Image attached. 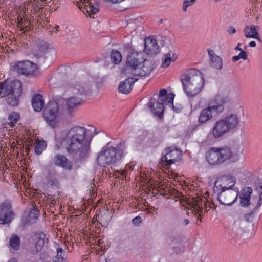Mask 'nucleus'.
Here are the masks:
<instances>
[{
  "label": "nucleus",
  "mask_w": 262,
  "mask_h": 262,
  "mask_svg": "<svg viewBox=\"0 0 262 262\" xmlns=\"http://www.w3.org/2000/svg\"><path fill=\"white\" fill-rule=\"evenodd\" d=\"M93 137L94 134L90 129L79 125L73 126L67 131L63 140L67 151L80 159L87 157Z\"/></svg>",
  "instance_id": "obj_1"
},
{
  "label": "nucleus",
  "mask_w": 262,
  "mask_h": 262,
  "mask_svg": "<svg viewBox=\"0 0 262 262\" xmlns=\"http://www.w3.org/2000/svg\"><path fill=\"white\" fill-rule=\"evenodd\" d=\"M183 90L189 97L199 94L204 86V80L201 73L196 69H191L183 74L181 78Z\"/></svg>",
  "instance_id": "obj_2"
},
{
  "label": "nucleus",
  "mask_w": 262,
  "mask_h": 262,
  "mask_svg": "<svg viewBox=\"0 0 262 262\" xmlns=\"http://www.w3.org/2000/svg\"><path fill=\"white\" fill-rule=\"evenodd\" d=\"M23 92V84L19 80L0 82V98L7 97V103L11 106H17Z\"/></svg>",
  "instance_id": "obj_3"
},
{
  "label": "nucleus",
  "mask_w": 262,
  "mask_h": 262,
  "mask_svg": "<svg viewBox=\"0 0 262 262\" xmlns=\"http://www.w3.org/2000/svg\"><path fill=\"white\" fill-rule=\"evenodd\" d=\"M234 154L228 146L211 147L206 151V161L211 165H220L232 159Z\"/></svg>",
  "instance_id": "obj_4"
},
{
  "label": "nucleus",
  "mask_w": 262,
  "mask_h": 262,
  "mask_svg": "<svg viewBox=\"0 0 262 262\" xmlns=\"http://www.w3.org/2000/svg\"><path fill=\"white\" fill-rule=\"evenodd\" d=\"M187 208L193 211L197 215V219L199 220L203 213L208 212L212 207L211 205L214 209L216 208V205L213 203L209 202L205 196H199L189 198L187 201Z\"/></svg>",
  "instance_id": "obj_5"
},
{
  "label": "nucleus",
  "mask_w": 262,
  "mask_h": 262,
  "mask_svg": "<svg viewBox=\"0 0 262 262\" xmlns=\"http://www.w3.org/2000/svg\"><path fill=\"white\" fill-rule=\"evenodd\" d=\"M11 70L18 75L25 77L34 76L38 73L37 64L29 60H23L12 63Z\"/></svg>",
  "instance_id": "obj_6"
},
{
  "label": "nucleus",
  "mask_w": 262,
  "mask_h": 262,
  "mask_svg": "<svg viewBox=\"0 0 262 262\" xmlns=\"http://www.w3.org/2000/svg\"><path fill=\"white\" fill-rule=\"evenodd\" d=\"M224 110L223 105L217 102L215 100L209 102L207 107L202 109L199 114L198 122L200 124H204L211 119L213 114H221Z\"/></svg>",
  "instance_id": "obj_7"
},
{
  "label": "nucleus",
  "mask_w": 262,
  "mask_h": 262,
  "mask_svg": "<svg viewBox=\"0 0 262 262\" xmlns=\"http://www.w3.org/2000/svg\"><path fill=\"white\" fill-rule=\"evenodd\" d=\"M123 152L113 147H108L102 151L97 158L98 163L102 165L114 164L120 160Z\"/></svg>",
  "instance_id": "obj_8"
},
{
  "label": "nucleus",
  "mask_w": 262,
  "mask_h": 262,
  "mask_svg": "<svg viewBox=\"0 0 262 262\" xmlns=\"http://www.w3.org/2000/svg\"><path fill=\"white\" fill-rule=\"evenodd\" d=\"M43 118L52 128L57 127L59 124L58 104L55 102H49L43 111Z\"/></svg>",
  "instance_id": "obj_9"
},
{
  "label": "nucleus",
  "mask_w": 262,
  "mask_h": 262,
  "mask_svg": "<svg viewBox=\"0 0 262 262\" xmlns=\"http://www.w3.org/2000/svg\"><path fill=\"white\" fill-rule=\"evenodd\" d=\"M182 156V152L177 148L171 147L165 149V154L161 157L160 164L165 169H168L174 164Z\"/></svg>",
  "instance_id": "obj_10"
},
{
  "label": "nucleus",
  "mask_w": 262,
  "mask_h": 262,
  "mask_svg": "<svg viewBox=\"0 0 262 262\" xmlns=\"http://www.w3.org/2000/svg\"><path fill=\"white\" fill-rule=\"evenodd\" d=\"M145 60L142 53L132 52L127 58L126 68H125V73L128 75H133L134 70L138 69Z\"/></svg>",
  "instance_id": "obj_11"
},
{
  "label": "nucleus",
  "mask_w": 262,
  "mask_h": 262,
  "mask_svg": "<svg viewBox=\"0 0 262 262\" xmlns=\"http://www.w3.org/2000/svg\"><path fill=\"white\" fill-rule=\"evenodd\" d=\"M238 189H229L222 191L218 194L219 202L224 205H230L237 199L238 195Z\"/></svg>",
  "instance_id": "obj_12"
},
{
  "label": "nucleus",
  "mask_w": 262,
  "mask_h": 262,
  "mask_svg": "<svg viewBox=\"0 0 262 262\" xmlns=\"http://www.w3.org/2000/svg\"><path fill=\"white\" fill-rule=\"evenodd\" d=\"M14 214L11 204L8 201L0 203V224L10 223L13 219Z\"/></svg>",
  "instance_id": "obj_13"
},
{
  "label": "nucleus",
  "mask_w": 262,
  "mask_h": 262,
  "mask_svg": "<svg viewBox=\"0 0 262 262\" xmlns=\"http://www.w3.org/2000/svg\"><path fill=\"white\" fill-rule=\"evenodd\" d=\"M51 164L55 167H61L66 170H72L73 169V163L68 159L66 156L57 154L51 160Z\"/></svg>",
  "instance_id": "obj_14"
},
{
  "label": "nucleus",
  "mask_w": 262,
  "mask_h": 262,
  "mask_svg": "<svg viewBox=\"0 0 262 262\" xmlns=\"http://www.w3.org/2000/svg\"><path fill=\"white\" fill-rule=\"evenodd\" d=\"M160 51L159 47L156 38L152 36L144 39V52L148 55H156Z\"/></svg>",
  "instance_id": "obj_15"
},
{
  "label": "nucleus",
  "mask_w": 262,
  "mask_h": 262,
  "mask_svg": "<svg viewBox=\"0 0 262 262\" xmlns=\"http://www.w3.org/2000/svg\"><path fill=\"white\" fill-rule=\"evenodd\" d=\"M227 125L225 123L224 120L221 119L217 120L213 125L211 134L214 139L222 138L230 132Z\"/></svg>",
  "instance_id": "obj_16"
},
{
  "label": "nucleus",
  "mask_w": 262,
  "mask_h": 262,
  "mask_svg": "<svg viewBox=\"0 0 262 262\" xmlns=\"http://www.w3.org/2000/svg\"><path fill=\"white\" fill-rule=\"evenodd\" d=\"M154 69V63L151 60L145 59L138 69L134 70V76L145 77L149 75Z\"/></svg>",
  "instance_id": "obj_17"
},
{
  "label": "nucleus",
  "mask_w": 262,
  "mask_h": 262,
  "mask_svg": "<svg viewBox=\"0 0 262 262\" xmlns=\"http://www.w3.org/2000/svg\"><path fill=\"white\" fill-rule=\"evenodd\" d=\"M235 183V178L231 176H223L216 181V183H219V186L222 191L229 189H235L233 188Z\"/></svg>",
  "instance_id": "obj_18"
},
{
  "label": "nucleus",
  "mask_w": 262,
  "mask_h": 262,
  "mask_svg": "<svg viewBox=\"0 0 262 262\" xmlns=\"http://www.w3.org/2000/svg\"><path fill=\"white\" fill-rule=\"evenodd\" d=\"M46 235L42 232L35 233L32 235L31 238L35 244V249H32L31 253L33 254H35L40 251L45 244V239Z\"/></svg>",
  "instance_id": "obj_19"
},
{
  "label": "nucleus",
  "mask_w": 262,
  "mask_h": 262,
  "mask_svg": "<svg viewBox=\"0 0 262 262\" xmlns=\"http://www.w3.org/2000/svg\"><path fill=\"white\" fill-rule=\"evenodd\" d=\"M77 6L80 10L83 8L89 15L95 14L99 11L98 6L91 5L90 0H80L77 2Z\"/></svg>",
  "instance_id": "obj_20"
},
{
  "label": "nucleus",
  "mask_w": 262,
  "mask_h": 262,
  "mask_svg": "<svg viewBox=\"0 0 262 262\" xmlns=\"http://www.w3.org/2000/svg\"><path fill=\"white\" fill-rule=\"evenodd\" d=\"M64 89L66 92L75 94L77 96L86 95L87 94L86 91L83 88H81L78 83H67L64 85Z\"/></svg>",
  "instance_id": "obj_21"
},
{
  "label": "nucleus",
  "mask_w": 262,
  "mask_h": 262,
  "mask_svg": "<svg viewBox=\"0 0 262 262\" xmlns=\"http://www.w3.org/2000/svg\"><path fill=\"white\" fill-rule=\"evenodd\" d=\"M137 80V79L134 77L127 78L124 81L120 83L118 88L119 92L125 94L130 93L133 84Z\"/></svg>",
  "instance_id": "obj_22"
},
{
  "label": "nucleus",
  "mask_w": 262,
  "mask_h": 262,
  "mask_svg": "<svg viewBox=\"0 0 262 262\" xmlns=\"http://www.w3.org/2000/svg\"><path fill=\"white\" fill-rule=\"evenodd\" d=\"M253 190L251 187H246L241 191L240 204L243 207H246L249 205L251 195Z\"/></svg>",
  "instance_id": "obj_23"
},
{
  "label": "nucleus",
  "mask_w": 262,
  "mask_h": 262,
  "mask_svg": "<svg viewBox=\"0 0 262 262\" xmlns=\"http://www.w3.org/2000/svg\"><path fill=\"white\" fill-rule=\"evenodd\" d=\"M224 120L225 123L227 125L230 130L236 128L239 122V120L238 116L234 114H231L226 116L225 117L222 118Z\"/></svg>",
  "instance_id": "obj_24"
},
{
  "label": "nucleus",
  "mask_w": 262,
  "mask_h": 262,
  "mask_svg": "<svg viewBox=\"0 0 262 262\" xmlns=\"http://www.w3.org/2000/svg\"><path fill=\"white\" fill-rule=\"evenodd\" d=\"M32 17H17V27L20 30L25 32L33 29V26L30 23L33 21Z\"/></svg>",
  "instance_id": "obj_25"
},
{
  "label": "nucleus",
  "mask_w": 262,
  "mask_h": 262,
  "mask_svg": "<svg viewBox=\"0 0 262 262\" xmlns=\"http://www.w3.org/2000/svg\"><path fill=\"white\" fill-rule=\"evenodd\" d=\"M82 102V98L79 97H71L66 101V109L68 113H71L73 110Z\"/></svg>",
  "instance_id": "obj_26"
},
{
  "label": "nucleus",
  "mask_w": 262,
  "mask_h": 262,
  "mask_svg": "<svg viewBox=\"0 0 262 262\" xmlns=\"http://www.w3.org/2000/svg\"><path fill=\"white\" fill-rule=\"evenodd\" d=\"M207 51L210 57L211 66L216 69H221L223 66L222 59L219 56L215 55L212 50L209 49Z\"/></svg>",
  "instance_id": "obj_27"
},
{
  "label": "nucleus",
  "mask_w": 262,
  "mask_h": 262,
  "mask_svg": "<svg viewBox=\"0 0 262 262\" xmlns=\"http://www.w3.org/2000/svg\"><path fill=\"white\" fill-rule=\"evenodd\" d=\"M32 105L35 111H40L44 106L42 96L40 94L35 95L32 99Z\"/></svg>",
  "instance_id": "obj_28"
},
{
  "label": "nucleus",
  "mask_w": 262,
  "mask_h": 262,
  "mask_svg": "<svg viewBox=\"0 0 262 262\" xmlns=\"http://www.w3.org/2000/svg\"><path fill=\"white\" fill-rule=\"evenodd\" d=\"M257 28L258 26L256 27L253 25L246 26L244 30L246 37L258 39L259 35L257 32Z\"/></svg>",
  "instance_id": "obj_29"
},
{
  "label": "nucleus",
  "mask_w": 262,
  "mask_h": 262,
  "mask_svg": "<svg viewBox=\"0 0 262 262\" xmlns=\"http://www.w3.org/2000/svg\"><path fill=\"white\" fill-rule=\"evenodd\" d=\"M20 116L19 113L16 112H11L8 116V122L5 125H8L11 127L15 126L17 122L20 120Z\"/></svg>",
  "instance_id": "obj_30"
},
{
  "label": "nucleus",
  "mask_w": 262,
  "mask_h": 262,
  "mask_svg": "<svg viewBox=\"0 0 262 262\" xmlns=\"http://www.w3.org/2000/svg\"><path fill=\"white\" fill-rule=\"evenodd\" d=\"M151 111L154 114L160 116L164 111L163 103L159 101H153L150 102V105Z\"/></svg>",
  "instance_id": "obj_31"
},
{
  "label": "nucleus",
  "mask_w": 262,
  "mask_h": 262,
  "mask_svg": "<svg viewBox=\"0 0 262 262\" xmlns=\"http://www.w3.org/2000/svg\"><path fill=\"white\" fill-rule=\"evenodd\" d=\"M177 58V56L170 53L166 54L163 58L162 67L166 68L170 66L171 62H174Z\"/></svg>",
  "instance_id": "obj_32"
},
{
  "label": "nucleus",
  "mask_w": 262,
  "mask_h": 262,
  "mask_svg": "<svg viewBox=\"0 0 262 262\" xmlns=\"http://www.w3.org/2000/svg\"><path fill=\"white\" fill-rule=\"evenodd\" d=\"M9 244L14 250H18L20 246V239L19 236L16 234H13L10 239Z\"/></svg>",
  "instance_id": "obj_33"
},
{
  "label": "nucleus",
  "mask_w": 262,
  "mask_h": 262,
  "mask_svg": "<svg viewBox=\"0 0 262 262\" xmlns=\"http://www.w3.org/2000/svg\"><path fill=\"white\" fill-rule=\"evenodd\" d=\"M46 146L47 144L44 141L38 139H36L34 143L35 152L40 155L45 149Z\"/></svg>",
  "instance_id": "obj_34"
},
{
  "label": "nucleus",
  "mask_w": 262,
  "mask_h": 262,
  "mask_svg": "<svg viewBox=\"0 0 262 262\" xmlns=\"http://www.w3.org/2000/svg\"><path fill=\"white\" fill-rule=\"evenodd\" d=\"M122 55L117 50H113L111 53V59L112 62L115 64H119L122 60Z\"/></svg>",
  "instance_id": "obj_35"
},
{
  "label": "nucleus",
  "mask_w": 262,
  "mask_h": 262,
  "mask_svg": "<svg viewBox=\"0 0 262 262\" xmlns=\"http://www.w3.org/2000/svg\"><path fill=\"white\" fill-rule=\"evenodd\" d=\"M65 256V252L61 248L57 249V255L54 258V262H63Z\"/></svg>",
  "instance_id": "obj_36"
},
{
  "label": "nucleus",
  "mask_w": 262,
  "mask_h": 262,
  "mask_svg": "<svg viewBox=\"0 0 262 262\" xmlns=\"http://www.w3.org/2000/svg\"><path fill=\"white\" fill-rule=\"evenodd\" d=\"M40 52L46 55L49 54L50 53L54 52V49L50 45L48 44H44L41 46L40 49Z\"/></svg>",
  "instance_id": "obj_37"
},
{
  "label": "nucleus",
  "mask_w": 262,
  "mask_h": 262,
  "mask_svg": "<svg viewBox=\"0 0 262 262\" xmlns=\"http://www.w3.org/2000/svg\"><path fill=\"white\" fill-rule=\"evenodd\" d=\"M60 192L58 191L54 195L48 194V198L50 200V203L53 205L56 204L57 200L60 199Z\"/></svg>",
  "instance_id": "obj_38"
},
{
  "label": "nucleus",
  "mask_w": 262,
  "mask_h": 262,
  "mask_svg": "<svg viewBox=\"0 0 262 262\" xmlns=\"http://www.w3.org/2000/svg\"><path fill=\"white\" fill-rule=\"evenodd\" d=\"M174 95L173 93L168 94L162 101L168 104L171 105L173 104Z\"/></svg>",
  "instance_id": "obj_39"
},
{
  "label": "nucleus",
  "mask_w": 262,
  "mask_h": 262,
  "mask_svg": "<svg viewBox=\"0 0 262 262\" xmlns=\"http://www.w3.org/2000/svg\"><path fill=\"white\" fill-rule=\"evenodd\" d=\"M48 183L52 186L58 187L59 186V182L57 178L55 177H50L48 180Z\"/></svg>",
  "instance_id": "obj_40"
},
{
  "label": "nucleus",
  "mask_w": 262,
  "mask_h": 262,
  "mask_svg": "<svg viewBox=\"0 0 262 262\" xmlns=\"http://www.w3.org/2000/svg\"><path fill=\"white\" fill-rule=\"evenodd\" d=\"M195 0H185L183 2V10L186 11L187 7L192 5Z\"/></svg>",
  "instance_id": "obj_41"
},
{
  "label": "nucleus",
  "mask_w": 262,
  "mask_h": 262,
  "mask_svg": "<svg viewBox=\"0 0 262 262\" xmlns=\"http://www.w3.org/2000/svg\"><path fill=\"white\" fill-rule=\"evenodd\" d=\"M167 91L166 89H162L159 92V99L161 100V101H162L163 100H164V99L165 98V97L167 95Z\"/></svg>",
  "instance_id": "obj_42"
},
{
  "label": "nucleus",
  "mask_w": 262,
  "mask_h": 262,
  "mask_svg": "<svg viewBox=\"0 0 262 262\" xmlns=\"http://www.w3.org/2000/svg\"><path fill=\"white\" fill-rule=\"evenodd\" d=\"M142 221V220L140 216H137L134 218L133 220V223L134 225H138L139 224L141 223Z\"/></svg>",
  "instance_id": "obj_43"
},
{
  "label": "nucleus",
  "mask_w": 262,
  "mask_h": 262,
  "mask_svg": "<svg viewBox=\"0 0 262 262\" xmlns=\"http://www.w3.org/2000/svg\"><path fill=\"white\" fill-rule=\"evenodd\" d=\"M240 58L245 60L247 58V54L244 51H241L239 54L238 55Z\"/></svg>",
  "instance_id": "obj_44"
},
{
  "label": "nucleus",
  "mask_w": 262,
  "mask_h": 262,
  "mask_svg": "<svg viewBox=\"0 0 262 262\" xmlns=\"http://www.w3.org/2000/svg\"><path fill=\"white\" fill-rule=\"evenodd\" d=\"M95 186V185L94 183H91L90 184V187H89V192L90 194H91V193L92 194L93 193Z\"/></svg>",
  "instance_id": "obj_45"
},
{
  "label": "nucleus",
  "mask_w": 262,
  "mask_h": 262,
  "mask_svg": "<svg viewBox=\"0 0 262 262\" xmlns=\"http://www.w3.org/2000/svg\"><path fill=\"white\" fill-rule=\"evenodd\" d=\"M228 32L229 33L233 34L235 32V29L233 27L230 26L228 29Z\"/></svg>",
  "instance_id": "obj_46"
},
{
  "label": "nucleus",
  "mask_w": 262,
  "mask_h": 262,
  "mask_svg": "<svg viewBox=\"0 0 262 262\" xmlns=\"http://www.w3.org/2000/svg\"><path fill=\"white\" fill-rule=\"evenodd\" d=\"M117 172L121 176H125L126 174L127 171L126 170L123 169L120 171H117Z\"/></svg>",
  "instance_id": "obj_47"
},
{
  "label": "nucleus",
  "mask_w": 262,
  "mask_h": 262,
  "mask_svg": "<svg viewBox=\"0 0 262 262\" xmlns=\"http://www.w3.org/2000/svg\"><path fill=\"white\" fill-rule=\"evenodd\" d=\"M25 15H27V14H26V12L25 11V9H24V8H21L19 10L18 16H25Z\"/></svg>",
  "instance_id": "obj_48"
},
{
  "label": "nucleus",
  "mask_w": 262,
  "mask_h": 262,
  "mask_svg": "<svg viewBox=\"0 0 262 262\" xmlns=\"http://www.w3.org/2000/svg\"><path fill=\"white\" fill-rule=\"evenodd\" d=\"M240 59L239 55L235 56L232 57V60L234 62L237 61Z\"/></svg>",
  "instance_id": "obj_49"
},
{
  "label": "nucleus",
  "mask_w": 262,
  "mask_h": 262,
  "mask_svg": "<svg viewBox=\"0 0 262 262\" xmlns=\"http://www.w3.org/2000/svg\"><path fill=\"white\" fill-rule=\"evenodd\" d=\"M15 148H17V146L15 145L14 142L13 141L11 144L10 148L13 149L14 150Z\"/></svg>",
  "instance_id": "obj_50"
},
{
  "label": "nucleus",
  "mask_w": 262,
  "mask_h": 262,
  "mask_svg": "<svg viewBox=\"0 0 262 262\" xmlns=\"http://www.w3.org/2000/svg\"><path fill=\"white\" fill-rule=\"evenodd\" d=\"M256 46V42L254 41H252L249 43V46L251 47H254Z\"/></svg>",
  "instance_id": "obj_51"
},
{
  "label": "nucleus",
  "mask_w": 262,
  "mask_h": 262,
  "mask_svg": "<svg viewBox=\"0 0 262 262\" xmlns=\"http://www.w3.org/2000/svg\"><path fill=\"white\" fill-rule=\"evenodd\" d=\"M189 222L188 219H185L183 221V223L185 225H187L189 224Z\"/></svg>",
  "instance_id": "obj_52"
},
{
  "label": "nucleus",
  "mask_w": 262,
  "mask_h": 262,
  "mask_svg": "<svg viewBox=\"0 0 262 262\" xmlns=\"http://www.w3.org/2000/svg\"><path fill=\"white\" fill-rule=\"evenodd\" d=\"M240 45H241L240 43L238 44V45L235 47V50H238V51H243L242 50V49L239 47Z\"/></svg>",
  "instance_id": "obj_53"
},
{
  "label": "nucleus",
  "mask_w": 262,
  "mask_h": 262,
  "mask_svg": "<svg viewBox=\"0 0 262 262\" xmlns=\"http://www.w3.org/2000/svg\"><path fill=\"white\" fill-rule=\"evenodd\" d=\"M8 262H17V261L15 259H12L9 260Z\"/></svg>",
  "instance_id": "obj_54"
},
{
  "label": "nucleus",
  "mask_w": 262,
  "mask_h": 262,
  "mask_svg": "<svg viewBox=\"0 0 262 262\" xmlns=\"http://www.w3.org/2000/svg\"><path fill=\"white\" fill-rule=\"evenodd\" d=\"M59 26H56L55 27V29H56V31H58V29H59Z\"/></svg>",
  "instance_id": "obj_55"
},
{
  "label": "nucleus",
  "mask_w": 262,
  "mask_h": 262,
  "mask_svg": "<svg viewBox=\"0 0 262 262\" xmlns=\"http://www.w3.org/2000/svg\"><path fill=\"white\" fill-rule=\"evenodd\" d=\"M163 22V19H161L160 20H159V24H161Z\"/></svg>",
  "instance_id": "obj_56"
},
{
  "label": "nucleus",
  "mask_w": 262,
  "mask_h": 262,
  "mask_svg": "<svg viewBox=\"0 0 262 262\" xmlns=\"http://www.w3.org/2000/svg\"><path fill=\"white\" fill-rule=\"evenodd\" d=\"M102 215L98 216V218H100V220H101V221L102 220Z\"/></svg>",
  "instance_id": "obj_57"
},
{
  "label": "nucleus",
  "mask_w": 262,
  "mask_h": 262,
  "mask_svg": "<svg viewBox=\"0 0 262 262\" xmlns=\"http://www.w3.org/2000/svg\"><path fill=\"white\" fill-rule=\"evenodd\" d=\"M178 175H176L174 177V179L175 180L177 177H178Z\"/></svg>",
  "instance_id": "obj_58"
}]
</instances>
